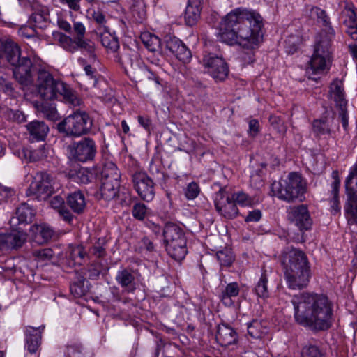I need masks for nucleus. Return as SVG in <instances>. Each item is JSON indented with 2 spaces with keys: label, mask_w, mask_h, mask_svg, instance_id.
Segmentation results:
<instances>
[{
  "label": "nucleus",
  "mask_w": 357,
  "mask_h": 357,
  "mask_svg": "<svg viewBox=\"0 0 357 357\" xmlns=\"http://www.w3.org/2000/svg\"><path fill=\"white\" fill-rule=\"evenodd\" d=\"M261 15L243 8H236L228 13L220 24L221 40L229 44H238L243 47L255 50L263 40Z\"/></svg>",
  "instance_id": "1"
},
{
  "label": "nucleus",
  "mask_w": 357,
  "mask_h": 357,
  "mask_svg": "<svg viewBox=\"0 0 357 357\" xmlns=\"http://www.w3.org/2000/svg\"><path fill=\"white\" fill-rule=\"evenodd\" d=\"M297 324L312 331H326L333 322V304L328 298L319 294L301 293L291 301Z\"/></svg>",
  "instance_id": "2"
},
{
  "label": "nucleus",
  "mask_w": 357,
  "mask_h": 357,
  "mask_svg": "<svg viewBox=\"0 0 357 357\" xmlns=\"http://www.w3.org/2000/svg\"><path fill=\"white\" fill-rule=\"evenodd\" d=\"M282 257L288 287L292 289L305 287L311 276L310 266L306 255L301 250L288 248L283 252Z\"/></svg>",
  "instance_id": "3"
},
{
  "label": "nucleus",
  "mask_w": 357,
  "mask_h": 357,
  "mask_svg": "<svg viewBox=\"0 0 357 357\" xmlns=\"http://www.w3.org/2000/svg\"><path fill=\"white\" fill-rule=\"evenodd\" d=\"M36 87L44 100H51L60 96L72 107H79L83 104L82 100L70 86L54 79L52 74L45 69L38 70Z\"/></svg>",
  "instance_id": "4"
},
{
  "label": "nucleus",
  "mask_w": 357,
  "mask_h": 357,
  "mask_svg": "<svg viewBox=\"0 0 357 357\" xmlns=\"http://www.w3.org/2000/svg\"><path fill=\"white\" fill-rule=\"evenodd\" d=\"M307 190V183L301 174L291 172L285 178L271 184V195L288 203L303 202Z\"/></svg>",
  "instance_id": "5"
},
{
  "label": "nucleus",
  "mask_w": 357,
  "mask_h": 357,
  "mask_svg": "<svg viewBox=\"0 0 357 357\" xmlns=\"http://www.w3.org/2000/svg\"><path fill=\"white\" fill-rule=\"evenodd\" d=\"M335 35L334 29L328 28V30L323 29L317 36L314 53L307 69L310 75L321 73L328 68L332 56V40Z\"/></svg>",
  "instance_id": "6"
},
{
  "label": "nucleus",
  "mask_w": 357,
  "mask_h": 357,
  "mask_svg": "<svg viewBox=\"0 0 357 357\" xmlns=\"http://www.w3.org/2000/svg\"><path fill=\"white\" fill-rule=\"evenodd\" d=\"M162 234L168 255L177 261L183 259L188 252L184 230L176 224L168 222L164 227Z\"/></svg>",
  "instance_id": "7"
},
{
  "label": "nucleus",
  "mask_w": 357,
  "mask_h": 357,
  "mask_svg": "<svg viewBox=\"0 0 357 357\" xmlns=\"http://www.w3.org/2000/svg\"><path fill=\"white\" fill-rule=\"evenodd\" d=\"M119 61L127 75L135 82H138L151 79L155 80L157 84H160L158 77L142 61L136 52L127 50L119 57Z\"/></svg>",
  "instance_id": "8"
},
{
  "label": "nucleus",
  "mask_w": 357,
  "mask_h": 357,
  "mask_svg": "<svg viewBox=\"0 0 357 357\" xmlns=\"http://www.w3.org/2000/svg\"><path fill=\"white\" fill-rule=\"evenodd\" d=\"M91 126L92 121L88 114L78 109L59 123L57 129L66 137H78L88 133Z\"/></svg>",
  "instance_id": "9"
},
{
  "label": "nucleus",
  "mask_w": 357,
  "mask_h": 357,
  "mask_svg": "<svg viewBox=\"0 0 357 357\" xmlns=\"http://www.w3.org/2000/svg\"><path fill=\"white\" fill-rule=\"evenodd\" d=\"M73 30L76 34V37L74 39L61 33L56 35L59 45L65 50L71 53L78 50H82L90 55H93L94 45L89 40L85 39L86 29L84 25L82 22H75L73 23Z\"/></svg>",
  "instance_id": "10"
},
{
  "label": "nucleus",
  "mask_w": 357,
  "mask_h": 357,
  "mask_svg": "<svg viewBox=\"0 0 357 357\" xmlns=\"http://www.w3.org/2000/svg\"><path fill=\"white\" fill-rule=\"evenodd\" d=\"M121 174L112 162L105 164L102 170V183L98 193L100 198L110 201L117 197L120 186Z\"/></svg>",
  "instance_id": "11"
},
{
  "label": "nucleus",
  "mask_w": 357,
  "mask_h": 357,
  "mask_svg": "<svg viewBox=\"0 0 357 357\" xmlns=\"http://www.w3.org/2000/svg\"><path fill=\"white\" fill-rule=\"evenodd\" d=\"M60 188L59 183L50 174L36 173L27 190L26 195H34L37 199H46Z\"/></svg>",
  "instance_id": "12"
},
{
  "label": "nucleus",
  "mask_w": 357,
  "mask_h": 357,
  "mask_svg": "<svg viewBox=\"0 0 357 357\" xmlns=\"http://www.w3.org/2000/svg\"><path fill=\"white\" fill-rule=\"evenodd\" d=\"M215 207L218 213L226 219H234L239 214V210L231 192L221 188L214 197Z\"/></svg>",
  "instance_id": "13"
},
{
  "label": "nucleus",
  "mask_w": 357,
  "mask_h": 357,
  "mask_svg": "<svg viewBox=\"0 0 357 357\" xmlns=\"http://www.w3.org/2000/svg\"><path fill=\"white\" fill-rule=\"evenodd\" d=\"M68 149L74 160L82 162L92 160L97 152L96 142L90 137L73 143Z\"/></svg>",
  "instance_id": "14"
},
{
  "label": "nucleus",
  "mask_w": 357,
  "mask_h": 357,
  "mask_svg": "<svg viewBox=\"0 0 357 357\" xmlns=\"http://www.w3.org/2000/svg\"><path fill=\"white\" fill-rule=\"evenodd\" d=\"M202 63L207 70V73L216 81H223L228 76L227 64L220 56L212 53L205 54L202 59Z\"/></svg>",
  "instance_id": "15"
},
{
  "label": "nucleus",
  "mask_w": 357,
  "mask_h": 357,
  "mask_svg": "<svg viewBox=\"0 0 357 357\" xmlns=\"http://www.w3.org/2000/svg\"><path fill=\"white\" fill-rule=\"evenodd\" d=\"M132 181L135 190L142 199L150 202L154 198L155 184L145 172H135L132 176Z\"/></svg>",
  "instance_id": "16"
},
{
  "label": "nucleus",
  "mask_w": 357,
  "mask_h": 357,
  "mask_svg": "<svg viewBox=\"0 0 357 357\" xmlns=\"http://www.w3.org/2000/svg\"><path fill=\"white\" fill-rule=\"evenodd\" d=\"M287 213L288 220L298 227L301 231L308 230L311 227L312 220L307 205L290 206L287 208Z\"/></svg>",
  "instance_id": "17"
},
{
  "label": "nucleus",
  "mask_w": 357,
  "mask_h": 357,
  "mask_svg": "<svg viewBox=\"0 0 357 357\" xmlns=\"http://www.w3.org/2000/svg\"><path fill=\"white\" fill-rule=\"evenodd\" d=\"M347 203L345 211L357 221V164L346 180Z\"/></svg>",
  "instance_id": "18"
},
{
  "label": "nucleus",
  "mask_w": 357,
  "mask_h": 357,
  "mask_svg": "<svg viewBox=\"0 0 357 357\" xmlns=\"http://www.w3.org/2000/svg\"><path fill=\"white\" fill-rule=\"evenodd\" d=\"M27 235L23 231L13 230L10 233L0 234V250H18L26 241Z\"/></svg>",
  "instance_id": "19"
},
{
  "label": "nucleus",
  "mask_w": 357,
  "mask_h": 357,
  "mask_svg": "<svg viewBox=\"0 0 357 357\" xmlns=\"http://www.w3.org/2000/svg\"><path fill=\"white\" fill-rule=\"evenodd\" d=\"M13 66H14L13 75L19 83L27 86L33 82V65L29 57H22L20 62Z\"/></svg>",
  "instance_id": "20"
},
{
  "label": "nucleus",
  "mask_w": 357,
  "mask_h": 357,
  "mask_svg": "<svg viewBox=\"0 0 357 357\" xmlns=\"http://www.w3.org/2000/svg\"><path fill=\"white\" fill-rule=\"evenodd\" d=\"M215 339L222 347H228L237 342L238 335L233 328L227 324H220Z\"/></svg>",
  "instance_id": "21"
},
{
  "label": "nucleus",
  "mask_w": 357,
  "mask_h": 357,
  "mask_svg": "<svg viewBox=\"0 0 357 357\" xmlns=\"http://www.w3.org/2000/svg\"><path fill=\"white\" fill-rule=\"evenodd\" d=\"M117 283L128 293H133L136 289L135 276L130 270L123 268L116 275Z\"/></svg>",
  "instance_id": "22"
},
{
  "label": "nucleus",
  "mask_w": 357,
  "mask_h": 357,
  "mask_svg": "<svg viewBox=\"0 0 357 357\" xmlns=\"http://www.w3.org/2000/svg\"><path fill=\"white\" fill-rule=\"evenodd\" d=\"M330 97L335 102L338 110L343 111L347 109V101L345 98L342 83L339 80L334 81L330 88Z\"/></svg>",
  "instance_id": "23"
},
{
  "label": "nucleus",
  "mask_w": 357,
  "mask_h": 357,
  "mask_svg": "<svg viewBox=\"0 0 357 357\" xmlns=\"http://www.w3.org/2000/svg\"><path fill=\"white\" fill-rule=\"evenodd\" d=\"M201 3L202 0H188L184 14L185 22L188 26H194L199 19Z\"/></svg>",
  "instance_id": "24"
},
{
  "label": "nucleus",
  "mask_w": 357,
  "mask_h": 357,
  "mask_svg": "<svg viewBox=\"0 0 357 357\" xmlns=\"http://www.w3.org/2000/svg\"><path fill=\"white\" fill-rule=\"evenodd\" d=\"M66 204L77 214L82 213L86 206L85 196L80 190L68 194L66 197Z\"/></svg>",
  "instance_id": "25"
},
{
  "label": "nucleus",
  "mask_w": 357,
  "mask_h": 357,
  "mask_svg": "<svg viewBox=\"0 0 357 357\" xmlns=\"http://www.w3.org/2000/svg\"><path fill=\"white\" fill-rule=\"evenodd\" d=\"M33 215V209L26 203H22L17 208L15 215L10 220V223L13 226H16L20 223H27L31 221Z\"/></svg>",
  "instance_id": "26"
},
{
  "label": "nucleus",
  "mask_w": 357,
  "mask_h": 357,
  "mask_svg": "<svg viewBox=\"0 0 357 357\" xmlns=\"http://www.w3.org/2000/svg\"><path fill=\"white\" fill-rule=\"evenodd\" d=\"M30 231L33 235L34 241L39 244L48 242L54 234V230L45 224L33 225Z\"/></svg>",
  "instance_id": "27"
},
{
  "label": "nucleus",
  "mask_w": 357,
  "mask_h": 357,
  "mask_svg": "<svg viewBox=\"0 0 357 357\" xmlns=\"http://www.w3.org/2000/svg\"><path fill=\"white\" fill-rule=\"evenodd\" d=\"M26 127L30 136L37 141L44 140L49 132L48 126L43 121H33Z\"/></svg>",
  "instance_id": "28"
},
{
  "label": "nucleus",
  "mask_w": 357,
  "mask_h": 357,
  "mask_svg": "<svg viewBox=\"0 0 357 357\" xmlns=\"http://www.w3.org/2000/svg\"><path fill=\"white\" fill-rule=\"evenodd\" d=\"M3 47L6 60L11 65H15L17 62H20L21 59L20 49L17 44L12 40H7L3 43Z\"/></svg>",
  "instance_id": "29"
},
{
  "label": "nucleus",
  "mask_w": 357,
  "mask_h": 357,
  "mask_svg": "<svg viewBox=\"0 0 357 357\" xmlns=\"http://www.w3.org/2000/svg\"><path fill=\"white\" fill-rule=\"evenodd\" d=\"M26 347L31 354L36 353L40 344L41 336L36 328L29 327L26 331Z\"/></svg>",
  "instance_id": "30"
},
{
  "label": "nucleus",
  "mask_w": 357,
  "mask_h": 357,
  "mask_svg": "<svg viewBox=\"0 0 357 357\" xmlns=\"http://www.w3.org/2000/svg\"><path fill=\"white\" fill-rule=\"evenodd\" d=\"M308 15L311 19L317 20L318 23L321 24L324 27V29L328 30V28H332L329 17L324 10L312 6L309 10Z\"/></svg>",
  "instance_id": "31"
},
{
  "label": "nucleus",
  "mask_w": 357,
  "mask_h": 357,
  "mask_svg": "<svg viewBox=\"0 0 357 357\" xmlns=\"http://www.w3.org/2000/svg\"><path fill=\"white\" fill-rule=\"evenodd\" d=\"M308 15L311 19L317 20L318 23L321 24L324 27V29L328 30V28H332L329 17L324 10L312 6L309 10Z\"/></svg>",
  "instance_id": "32"
},
{
  "label": "nucleus",
  "mask_w": 357,
  "mask_h": 357,
  "mask_svg": "<svg viewBox=\"0 0 357 357\" xmlns=\"http://www.w3.org/2000/svg\"><path fill=\"white\" fill-rule=\"evenodd\" d=\"M37 111L47 119L55 121L59 119V114L54 106L49 102H42L36 105Z\"/></svg>",
  "instance_id": "33"
},
{
  "label": "nucleus",
  "mask_w": 357,
  "mask_h": 357,
  "mask_svg": "<svg viewBox=\"0 0 357 357\" xmlns=\"http://www.w3.org/2000/svg\"><path fill=\"white\" fill-rule=\"evenodd\" d=\"M239 287L237 282H231L228 284L224 291L220 295L221 301L226 305H231L233 302L232 297H236L239 294Z\"/></svg>",
  "instance_id": "34"
},
{
  "label": "nucleus",
  "mask_w": 357,
  "mask_h": 357,
  "mask_svg": "<svg viewBox=\"0 0 357 357\" xmlns=\"http://www.w3.org/2000/svg\"><path fill=\"white\" fill-rule=\"evenodd\" d=\"M332 177L333 178V181L331 184V195L333 196L331 202V208L335 211L337 212L340 210L339 207V198H338V192L340 188V179L338 177V172L337 171H333L332 173Z\"/></svg>",
  "instance_id": "35"
},
{
  "label": "nucleus",
  "mask_w": 357,
  "mask_h": 357,
  "mask_svg": "<svg viewBox=\"0 0 357 357\" xmlns=\"http://www.w3.org/2000/svg\"><path fill=\"white\" fill-rule=\"evenodd\" d=\"M85 254L86 252H84V249L82 245H77L71 248L68 255L69 265H81L84 258Z\"/></svg>",
  "instance_id": "36"
},
{
  "label": "nucleus",
  "mask_w": 357,
  "mask_h": 357,
  "mask_svg": "<svg viewBox=\"0 0 357 357\" xmlns=\"http://www.w3.org/2000/svg\"><path fill=\"white\" fill-rule=\"evenodd\" d=\"M104 33L100 35V40L104 47L111 50L112 52H116L119 47V43L118 39L110 34L109 29L103 30Z\"/></svg>",
  "instance_id": "37"
},
{
  "label": "nucleus",
  "mask_w": 357,
  "mask_h": 357,
  "mask_svg": "<svg viewBox=\"0 0 357 357\" xmlns=\"http://www.w3.org/2000/svg\"><path fill=\"white\" fill-rule=\"evenodd\" d=\"M256 295L262 299H266L269 297V291L268 288V278L265 273H263L255 287Z\"/></svg>",
  "instance_id": "38"
},
{
  "label": "nucleus",
  "mask_w": 357,
  "mask_h": 357,
  "mask_svg": "<svg viewBox=\"0 0 357 357\" xmlns=\"http://www.w3.org/2000/svg\"><path fill=\"white\" fill-rule=\"evenodd\" d=\"M141 39L146 47L151 52H156L160 46V39L149 33H143Z\"/></svg>",
  "instance_id": "39"
},
{
  "label": "nucleus",
  "mask_w": 357,
  "mask_h": 357,
  "mask_svg": "<svg viewBox=\"0 0 357 357\" xmlns=\"http://www.w3.org/2000/svg\"><path fill=\"white\" fill-rule=\"evenodd\" d=\"M312 131L316 136L330 135L331 129L324 119H316L312 123Z\"/></svg>",
  "instance_id": "40"
},
{
  "label": "nucleus",
  "mask_w": 357,
  "mask_h": 357,
  "mask_svg": "<svg viewBox=\"0 0 357 357\" xmlns=\"http://www.w3.org/2000/svg\"><path fill=\"white\" fill-rule=\"evenodd\" d=\"M150 213V209L143 203L136 202L132 206V214L138 220H144Z\"/></svg>",
  "instance_id": "41"
},
{
  "label": "nucleus",
  "mask_w": 357,
  "mask_h": 357,
  "mask_svg": "<svg viewBox=\"0 0 357 357\" xmlns=\"http://www.w3.org/2000/svg\"><path fill=\"white\" fill-rule=\"evenodd\" d=\"M216 257L221 266H229L234 261V256L230 249L225 248L217 252Z\"/></svg>",
  "instance_id": "42"
},
{
  "label": "nucleus",
  "mask_w": 357,
  "mask_h": 357,
  "mask_svg": "<svg viewBox=\"0 0 357 357\" xmlns=\"http://www.w3.org/2000/svg\"><path fill=\"white\" fill-rule=\"evenodd\" d=\"M264 329L261 323L257 320H253L248 324V333L253 338H260Z\"/></svg>",
  "instance_id": "43"
},
{
  "label": "nucleus",
  "mask_w": 357,
  "mask_h": 357,
  "mask_svg": "<svg viewBox=\"0 0 357 357\" xmlns=\"http://www.w3.org/2000/svg\"><path fill=\"white\" fill-rule=\"evenodd\" d=\"M230 192L236 205L238 204L241 206H246L252 204V198L245 192L242 191Z\"/></svg>",
  "instance_id": "44"
},
{
  "label": "nucleus",
  "mask_w": 357,
  "mask_h": 357,
  "mask_svg": "<svg viewBox=\"0 0 357 357\" xmlns=\"http://www.w3.org/2000/svg\"><path fill=\"white\" fill-rule=\"evenodd\" d=\"M75 181L77 183L86 184L91 181L92 174L86 168H79L73 175Z\"/></svg>",
  "instance_id": "45"
},
{
  "label": "nucleus",
  "mask_w": 357,
  "mask_h": 357,
  "mask_svg": "<svg viewBox=\"0 0 357 357\" xmlns=\"http://www.w3.org/2000/svg\"><path fill=\"white\" fill-rule=\"evenodd\" d=\"M284 43L287 52L289 54H293L298 47L300 38L296 35H291L287 38Z\"/></svg>",
  "instance_id": "46"
},
{
  "label": "nucleus",
  "mask_w": 357,
  "mask_h": 357,
  "mask_svg": "<svg viewBox=\"0 0 357 357\" xmlns=\"http://www.w3.org/2000/svg\"><path fill=\"white\" fill-rule=\"evenodd\" d=\"M301 357H324L319 349L314 345H306L302 349Z\"/></svg>",
  "instance_id": "47"
},
{
  "label": "nucleus",
  "mask_w": 357,
  "mask_h": 357,
  "mask_svg": "<svg viewBox=\"0 0 357 357\" xmlns=\"http://www.w3.org/2000/svg\"><path fill=\"white\" fill-rule=\"evenodd\" d=\"M178 59L185 63L188 62L191 58V52L185 46V44L182 43L178 49L174 54Z\"/></svg>",
  "instance_id": "48"
},
{
  "label": "nucleus",
  "mask_w": 357,
  "mask_h": 357,
  "mask_svg": "<svg viewBox=\"0 0 357 357\" xmlns=\"http://www.w3.org/2000/svg\"><path fill=\"white\" fill-rule=\"evenodd\" d=\"M200 192V188L195 182L190 183L185 189V196L188 199H194Z\"/></svg>",
  "instance_id": "49"
},
{
  "label": "nucleus",
  "mask_w": 357,
  "mask_h": 357,
  "mask_svg": "<svg viewBox=\"0 0 357 357\" xmlns=\"http://www.w3.org/2000/svg\"><path fill=\"white\" fill-rule=\"evenodd\" d=\"M30 21L34 26L39 29H43L47 24L46 17L39 13H33L30 17Z\"/></svg>",
  "instance_id": "50"
},
{
  "label": "nucleus",
  "mask_w": 357,
  "mask_h": 357,
  "mask_svg": "<svg viewBox=\"0 0 357 357\" xmlns=\"http://www.w3.org/2000/svg\"><path fill=\"white\" fill-rule=\"evenodd\" d=\"M165 43L167 49L173 54L176 52L180 45L183 43V42L178 38L172 36H167Z\"/></svg>",
  "instance_id": "51"
},
{
  "label": "nucleus",
  "mask_w": 357,
  "mask_h": 357,
  "mask_svg": "<svg viewBox=\"0 0 357 357\" xmlns=\"http://www.w3.org/2000/svg\"><path fill=\"white\" fill-rule=\"evenodd\" d=\"M92 18L93 20L99 24L100 29H102L103 30H105L108 29L106 26V18L105 15L100 11V10H93L92 13Z\"/></svg>",
  "instance_id": "52"
},
{
  "label": "nucleus",
  "mask_w": 357,
  "mask_h": 357,
  "mask_svg": "<svg viewBox=\"0 0 357 357\" xmlns=\"http://www.w3.org/2000/svg\"><path fill=\"white\" fill-rule=\"evenodd\" d=\"M33 255L39 260H47L52 258L54 252L50 248L37 250L33 252Z\"/></svg>",
  "instance_id": "53"
},
{
  "label": "nucleus",
  "mask_w": 357,
  "mask_h": 357,
  "mask_svg": "<svg viewBox=\"0 0 357 357\" xmlns=\"http://www.w3.org/2000/svg\"><path fill=\"white\" fill-rule=\"evenodd\" d=\"M70 292L75 297H82L85 294L86 289L84 287L83 283L79 281V282H74L70 285Z\"/></svg>",
  "instance_id": "54"
},
{
  "label": "nucleus",
  "mask_w": 357,
  "mask_h": 357,
  "mask_svg": "<svg viewBox=\"0 0 357 357\" xmlns=\"http://www.w3.org/2000/svg\"><path fill=\"white\" fill-rule=\"evenodd\" d=\"M269 122L278 132L284 133L285 132L286 130L284 123L279 116L271 115Z\"/></svg>",
  "instance_id": "55"
},
{
  "label": "nucleus",
  "mask_w": 357,
  "mask_h": 357,
  "mask_svg": "<svg viewBox=\"0 0 357 357\" xmlns=\"http://www.w3.org/2000/svg\"><path fill=\"white\" fill-rule=\"evenodd\" d=\"M346 18L344 23L347 26H357V17L354 10L347 9L345 10Z\"/></svg>",
  "instance_id": "56"
},
{
  "label": "nucleus",
  "mask_w": 357,
  "mask_h": 357,
  "mask_svg": "<svg viewBox=\"0 0 357 357\" xmlns=\"http://www.w3.org/2000/svg\"><path fill=\"white\" fill-rule=\"evenodd\" d=\"M13 195L14 190L12 188L3 185L0 183V202L6 201Z\"/></svg>",
  "instance_id": "57"
},
{
  "label": "nucleus",
  "mask_w": 357,
  "mask_h": 357,
  "mask_svg": "<svg viewBox=\"0 0 357 357\" xmlns=\"http://www.w3.org/2000/svg\"><path fill=\"white\" fill-rule=\"evenodd\" d=\"M248 133L251 137H255L259 132V123L257 119H251L249 121Z\"/></svg>",
  "instance_id": "58"
},
{
  "label": "nucleus",
  "mask_w": 357,
  "mask_h": 357,
  "mask_svg": "<svg viewBox=\"0 0 357 357\" xmlns=\"http://www.w3.org/2000/svg\"><path fill=\"white\" fill-rule=\"evenodd\" d=\"M64 199L59 195L53 197L50 200V205L52 208L59 211L63 207Z\"/></svg>",
  "instance_id": "59"
},
{
  "label": "nucleus",
  "mask_w": 357,
  "mask_h": 357,
  "mask_svg": "<svg viewBox=\"0 0 357 357\" xmlns=\"http://www.w3.org/2000/svg\"><path fill=\"white\" fill-rule=\"evenodd\" d=\"M261 218V212L260 210L256 209L250 211L248 215L245 218L246 222H258Z\"/></svg>",
  "instance_id": "60"
},
{
  "label": "nucleus",
  "mask_w": 357,
  "mask_h": 357,
  "mask_svg": "<svg viewBox=\"0 0 357 357\" xmlns=\"http://www.w3.org/2000/svg\"><path fill=\"white\" fill-rule=\"evenodd\" d=\"M58 213L60 217L66 222L70 223L73 220L74 216L72 213L65 206L62 207L60 210L58 211Z\"/></svg>",
  "instance_id": "61"
},
{
  "label": "nucleus",
  "mask_w": 357,
  "mask_h": 357,
  "mask_svg": "<svg viewBox=\"0 0 357 357\" xmlns=\"http://www.w3.org/2000/svg\"><path fill=\"white\" fill-rule=\"evenodd\" d=\"M89 252L94 255L96 257H102L105 254V248H102L101 245H93L90 250H89Z\"/></svg>",
  "instance_id": "62"
},
{
  "label": "nucleus",
  "mask_w": 357,
  "mask_h": 357,
  "mask_svg": "<svg viewBox=\"0 0 357 357\" xmlns=\"http://www.w3.org/2000/svg\"><path fill=\"white\" fill-rule=\"evenodd\" d=\"M44 156V152L43 149H39L30 151L29 159L32 162H35L40 160Z\"/></svg>",
  "instance_id": "63"
},
{
  "label": "nucleus",
  "mask_w": 357,
  "mask_h": 357,
  "mask_svg": "<svg viewBox=\"0 0 357 357\" xmlns=\"http://www.w3.org/2000/svg\"><path fill=\"white\" fill-rule=\"evenodd\" d=\"M60 1L62 3L67 4L70 9L75 11H79L80 9V0H60Z\"/></svg>",
  "instance_id": "64"
}]
</instances>
